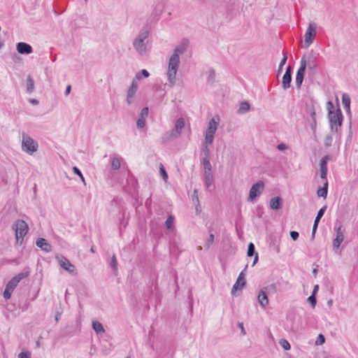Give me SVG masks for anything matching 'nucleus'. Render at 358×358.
Segmentation results:
<instances>
[{
    "instance_id": "nucleus-62",
    "label": "nucleus",
    "mask_w": 358,
    "mask_h": 358,
    "mask_svg": "<svg viewBox=\"0 0 358 358\" xmlns=\"http://www.w3.org/2000/svg\"><path fill=\"white\" fill-rule=\"evenodd\" d=\"M61 313L59 312H57V314L55 315V321L58 322L60 319Z\"/></svg>"
},
{
    "instance_id": "nucleus-44",
    "label": "nucleus",
    "mask_w": 358,
    "mask_h": 358,
    "mask_svg": "<svg viewBox=\"0 0 358 358\" xmlns=\"http://www.w3.org/2000/svg\"><path fill=\"white\" fill-rule=\"evenodd\" d=\"M215 71L214 69H210L209 70V73H208V81H210V82H214L215 80Z\"/></svg>"
},
{
    "instance_id": "nucleus-5",
    "label": "nucleus",
    "mask_w": 358,
    "mask_h": 358,
    "mask_svg": "<svg viewBox=\"0 0 358 358\" xmlns=\"http://www.w3.org/2000/svg\"><path fill=\"white\" fill-rule=\"evenodd\" d=\"M317 24L310 22L304 36V48H308L315 40L317 34Z\"/></svg>"
},
{
    "instance_id": "nucleus-42",
    "label": "nucleus",
    "mask_w": 358,
    "mask_h": 358,
    "mask_svg": "<svg viewBox=\"0 0 358 358\" xmlns=\"http://www.w3.org/2000/svg\"><path fill=\"white\" fill-rule=\"evenodd\" d=\"M280 344L282 347V348L285 350H288L290 349L291 346H290L289 343L284 338L280 339Z\"/></svg>"
},
{
    "instance_id": "nucleus-41",
    "label": "nucleus",
    "mask_w": 358,
    "mask_h": 358,
    "mask_svg": "<svg viewBox=\"0 0 358 358\" xmlns=\"http://www.w3.org/2000/svg\"><path fill=\"white\" fill-rule=\"evenodd\" d=\"M73 173H74L75 174L78 175V176L80 178V179H81L82 182H83V184L85 185H86V183H85V178H84V177H83V174H82L81 171H80V169H79L78 167H76V166H73Z\"/></svg>"
},
{
    "instance_id": "nucleus-39",
    "label": "nucleus",
    "mask_w": 358,
    "mask_h": 358,
    "mask_svg": "<svg viewBox=\"0 0 358 358\" xmlns=\"http://www.w3.org/2000/svg\"><path fill=\"white\" fill-rule=\"evenodd\" d=\"M159 173H160V175L162 177L163 180L165 182H166L168 180V174H167L166 171L162 164H160Z\"/></svg>"
},
{
    "instance_id": "nucleus-14",
    "label": "nucleus",
    "mask_w": 358,
    "mask_h": 358,
    "mask_svg": "<svg viewBox=\"0 0 358 358\" xmlns=\"http://www.w3.org/2000/svg\"><path fill=\"white\" fill-rule=\"evenodd\" d=\"M331 156L327 155L324 156L320 160V178L322 180H327V163L331 160Z\"/></svg>"
},
{
    "instance_id": "nucleus-16",
    "label": "nucleus",
    "mask_w": 358,
    "mask_h": 358,
    "mask_svg": "<svg viewBox=\"0 0 358 358\" xmlns=\"http://www.w3.org/2000/svg\"><path fill=\"white\" fill-rule=\"evenodd\" d=\"M327 206H324L317 212V214L315 219L313 227L312 236H311L312 239L315 238V232H316L317 227H318V224H319L321 218L324 215V214L327 210Z\"/></svg>"
},
{
    "instance_id": "nucleus-18",
    "label": "nucleus",
    "mask_w": 358,
    "mask_h": 358,
    "mask_svg": "<svg viewBox=\"0 0 358 358\" xmlns=\"http://www.w3.org/2000/svg\"><path fill=\"white\" fill-rule=\"evenodd\" d=\"M16 49L20 54L29 55L33 52L32 47L29 44L24 42L17 43Z\"/></svg>"
},
{
    "instance_id": "nucleus-6",
    "label": "nucleus",
    "mask_w": 358,
    "mask_h": 358,
    "mask_svg": "<svg viewBox=\"0 0 358 358\" xmlns=\"http://www.w3.org/2000/svg\"><path fill=\"white\" fill-rule=\"evenodd\" d=\"M185 127V120L182 117L178 118L175 122L174 128L169 132L166 134V138L167 140L178 137L181 135L182 130Z\"/></svg>"
},
{
    "instance_id": "nucleus-13",
    "label": "nucleus",
    "mask_w": 358,
    "mask_h": 358,
    "mask_svg": "<svg viewBox=\"0 0 358 358\" xmlns=\"http://www.w3.org/2000/svg\"><path fill=\"white\" fill-rule=\"evenodd\" d=\"M138 83L136 80H133L131 84V86L127 90V103L130 105L133 101L134 96L138 90Z\"/></svg>"
},
{
    "instance_id": "nucleus-17",
    "label": "nucleus",
    "mask_w": 358,
    "mask_h": 358,
    "mask_svg": "<svg viewBox=\"0 0 358 358\" xmlns=\"http://www.w3.org/2000/svg\"><path fill=\"white\" fill-rule=\"evenodd\" d=\"M17 285L18 284L15 282V280H13L12 278L8 281L3 293V296L6 300L10 299L11 294L17 286Z\"/></svg>"
},
{
    "instance_id": "nucleus-24",
    "label": "nucleus",
    "mask_w": 358,
    "mask_h": 358,
    "mask_svg": "<svg viewBox=\"0 0 358 358\" xmlns=\"http://www.w3.org/2000/svg\"><path fill=\"white\" fill-rule=\"evenodd\" d=\"M215 117H213L208 122V129H207L206 133L215 135V132H216V131L217 129V126H218V124H219L218 122L215 121Z\"/></svg>"
},
{
    "instance_id": "nucleus-8",
    "label": "nucleus",
    "mask_w": 358,
    "mask_h": 358,
    "mask_svg": "<svg viewBox=\"0 0 358 358\" xmlns=\"http://www.w3.org/2000/svg\"><path fill=\"white\" fill-rule=\"evenodd\" d=\"M148 34L149 33L148 31H143L138 34L134 41V47L141 55L144 54L146 51V45L144 43V41L148 38Z\"/></svg>"
},
{
    "instance_id": "nucleus-2",
    "label": "nucleus",
    "mask_w": 358,
    "mask_h": 358,
    "mask_svg": "<svg viewBox=\"0 0 358 358\" xmlns=\"http://www.w3.org/2000/svg\"><path fill=\"white\" fill-rule=\"evenodd\" d=\"M328 117L331 132L337 133L338 127L342 125L343 119L341 108L338 107L335 112L328 113Z\"/></svg>"
},
{
    "instance_id": "nucleus-27",
    "label": "nucleus",
    "mask_w": 358,
    "mask_h": 358,
    "mask_svg": "<svg viewBox=\"0 0 358 358\" xmlns=\"http://www.w3.org/2000/svg\"><path fill=\"white\" fill-rule=\"evenodd\" d=\"M342 102L345 109L348 113H350V97L347 94H343L342 96Z\"/></svg>"
},
{
    "instance_id": "nucleus-34",
    "label": "nucleus",
    "mask_w": 358,
    "mask_h": 358,
    "mask_svg": "<svg viewBox=\"0 0 358 358\" xmlns=\"http://www.w3.org/2000/svg\"><path fill=\"white\" fill-rule=\"evenodd\" d=\"M202 164L204 168V171H212V166L210 162V158L203 157L202 160Z\"/></svg>"
},
{
    "instance_id": "nucleus-37",
    "label": "nucleus",
    "mask_w": 358,
    "mask_h": 358,
    "mask_svg": "<svg viewBox=\"0 0 358 358\" xmlns=\"http://www.w3.org/2000/svg\"><path fill=\"white\" fill-rule=\"evenodd\" d=\"M111 168L113 170H117L120 168V161L117 157H113L111 160Z\"/></svg>"
},
{
    "instance_id": "nucleus-29",
    "label": "nucleus",
    "mask_w": 358,
    "mask_h": 358,
    "mask_svg": "<svg viewBox=\"0 0 358 358\" xmlns=\"http://www.w3.org/2000/svg\"><path fill=\"white\" fill-rule=\"evenodd\" d=\"M250 110V104L248 101H242L240 103V107L238 110V113L240 114H244Z\"/></svg>"
},
{
    "instance_id": "nucleus-22",
    "label": "nucleus",
    "mask_w": 358,
    "mask_h": 358,
    "mask_svg": "<svg viewBox=\"0 0 358 358\" xmlns=\"http://www.w3.org/2000/svg\"><path fill=\"white\" fill-rule=\"evenodd\" d=\"M283 200L280 196H275L270 200V207L271 209L278 210L281 208Z\"/></svg>"
},
{
    "instance_id": "nucleus-63",
    "label": "nucleus",
    "mask_w": 358,
    "mask_h": 358,
    "mask_svg": "<svg viewBox=\"0 0 358 358\" xmlns=\"http://www.w3.org/2000/svg\"><path fill=\"white\" fill-rule=\"evenodd\" d=\"M247 268H248V265H246L245 266L244 269L240 273L239 275H242V277H245V272L246 271Z\"/></svg>"
},
{
    "instance_id": "nucleus-21",
    "label": "nucleus",
    "mask_w": 358,
    "mask_h": 358,
    "mask_svg": "<svg viewBox=\"0 0 358 358\" xmlns=\"http://www.w3.org/2000/svg\"><path fill=\"white\" fill-rule=\"evenodd\" d=\"M148 115V108H143L140 113V116L136 122V126L138 128L141 129L145 126V117Z\"/></svg>"
},
{
    "instance_id": "nucleus-15",
    "label": "nucleus",
    "mask_w": 358,
    "mask_h": 358,
    "mask_svg": "<svg viewBox=\"0 0 358 358\" xmlns=\"http://www.w3.org/2000/svg\"><path fill=\"white\" fill-rule=\"evenodd\" d=\"M292 82V67L288 66L285 73L282 77V87L284 90H287L291 87Z\"/></svg>"
},
{
    "instance_id": "nucleus-43",
    "label": "nucleus",
    "mask_w": 358,
    "mask_h": 358,
    "mask_svg": "<svg viewBox=\"0 0 358 358\" xmlns=\"http://www.w3.org/2000/svg\"><path fill=\"white\" fill-rule=\"evenodd\" d=\"M308 301L310 303V306L312 308H315V305L317 303V299H316V296L315 295H313L311 294L308 298Z\"/></svg>"
},
{
    "instance_id": "nucleus-61",
    "label": "nucleus",
    "mask_w": 358,
    "mask_h": 358,
    "mask_svg": "<svg viewBox=\"0 0 358 358\" xmlns=\"http://www.w3.org/2000/svg\"><path fill=\"white\" fill-rule=\"evenodd\" d=\"M29 102L33 104V105H38V101L37 99H31L29 100Z\"/></svg>"
},
{
    "instance_id": "nucleus-19",
    "label": "nucleus",
    "mask_w": 358,
    "mask_h": 358,
    "mask_svg": "<svg viewBox=\"0 0 358 358\" xmlns=\"http://www.w3.org/2000/svg\"><path fill=\"white\" fill-rule=\"evenodd\" d=\"M36 245L42 250L47 252H51L52 250V245L43 238H38L36 240Z\"/></svg>"
},
{
    "instance_id": "nucleus-20",
    "label": "nucleus",
    "mask_w": 358,
    "mask_h": 358,
    "mask_svg": "<svg viewBox=\"0 0 358 358\" xmlns=\"http://www.w3.org/2000/svg\"><path fill=\"white\" fill-rule=\"evenodd\" d=\"M344 236L342 230V226L336 229V237L333 241V246L334 248H338L341 243L343 241Z\"/></svg>"
},
{
    "instance_id": "nucleus-45",
    "label": "nucleus",
    "mask_w": 358,
    "mask_h": 358,
    "mask_svg": "<svg viewBox=\"0 0 358 358\" xmlns=\"http://www.w3.org/2000/svg\"><path fill=\"white\" fill-rule=\"evenodd\" d=\"M236 282L241 284V288H243L246 285V280L245 277H242V275H239Z\"/></svg>"
},
{
    "instance_id": "nucleus-57",
    "label": "nucleus",
    "mask_w": 358,
    "mask_h": 358,
    "mask_svg": "<svg viewBox=\"0 0 358 358\" xmlns=\"http://www.w3.org/2000/svg\"><path fill=\"white\" fill-rule=\"evenodd\" d=\"M193 199H196V203H199V196H198V194H197V190L196 189H194V194H193Z\"/></svg>"
},
{
    "instance_id": "nucleus-12",
    "label": "nucleus",
    "mask_w": 358,
    "mask_h": 358,
    "mask_svg": "<svg viewBox=\"0 0 358 358\" xmlns=\"http://www.w3.org/2000/svg\"><path fill=\"white\" fill-rule=\"evenodd\" d=\"M57 259L59 262V264L62 268L65 269L66 271H68L71 274H75L76 273V267L74 265H73L69 260L63 257H57Z\"/></svg>"
},
{
    "instance_id": "nucleus-58",
    "label": "nucleus",
    "mask_w": 358,
    "mask_h": 358,
    "mask_svg": "<svg viewBox=\"0 0 358 358\" xmlns=\"http://www.w3.org/2000/svg\"><path fill=\"white\" fill-rule=\"evenodd\" d=\"M71 86L70 85H68L66 88L65 95L66 96L69 95L71 92Z\"/></svg>"
},
{
    "instance_id": "nucleus-9",
    "label": "nucleus",
    "mask_w": 358,
    "mask_h": 358,
    "mask_svg": "<svg viewBox=\"0 0 358 358\" xmlns=\"http://www.w3.org/2000/svg\"><path fill=\"white\" fill-rule=\"evenodd\" d=\"M306 113L310 115L307 119L308 122L313 133H315L317 127L316 113L313 103L306 105Z\"/></svg>"
},
{
    "instance_id": "nucleus-4",
    "label": "nucleus",
    "mask_w": 358,
    "mask_h": 358,
    "mask_svg": "<svg viewBox=\"0 0 358 358\" xmlns=\"http://www.w3.org/2000/svg\"><path fill=\"white\" fill-rule=\"evenodd\" d=\"M14 227L16 234L17 243L21 245L22 243L24 237L28 232V225L25 221L22 220H17L14 224Z\"/></svg>"
},
{
    "instance_id": "nucleus-59",
    "label": "nucleus",
    "mask_w": 358,
    "mask_h": 358,
    "mask_svg": "<svg viewBox=\"0 0 358 358\" xmlns=\"http://www.w3.org/2000/svg\"><path fill=\"white\" fill-rule=\"evenodd\" d=\"M318 289H319V285H315L314 287H313V290L312 294L313 295H316Z\"/></svg>"
},
{
    "instance_id": "nucleus-48",
    "label": "nucleus",
    "mask_w": 358,
    "mask_h": 358,
    "mask_svg": "<svg viewBox=\"0 0 358 358\" xmlns=\"http://www.w3.org/2000/svg\"><path fill=\"white\" fill-rule=\"evenodd\" d=\"M31 352L29 351H22L19 355L17 358H30Z\"/></svg>"
},
{
    "instance_id": "nucleus-56",
    "label": "nucleus",
    "mask_w": 358,
    "mask_h": 358,
    "mask_svg": "<svg viewBox=\"0 0 358 358\" xmlns=\"http://www.w3.org/2000/svg\"><path fill=\"white\" fill-rule=\"evenodd\" d=\"M238 327L241 329V334L243 335H245V330L244 327H243V322H239L238 324Z\"/></svg>"
},
{
    "instance_id": "nucleus-30",
    "label": "nucleus",
    "mask_w": 358,
    "mask_h": 358,
    "mask_svg": "<svg viewBox=\"0 0 358 358\" xmlns=\"http://www.w3.org/2000/svg\"><path fill=\"white\" fill-rule=\"evenodd\" d=\"M34 90V82L33 78L29 76L27 78V92L29 94L32 93Z\"/></svg>"
},
{
    "instance_id": "nucleus-11",
    "label": "nucleus",
    "mask_w": 358,
    "mask_h": 358,
    "mask_svg": "<svg viewBox=\"0 0 358 358\" xmlns=\"http://www.w3.org/2000/svg\"><path fill=\"white\" fill-rule=\"evenodd\" d=\"M306 65L312 75L316 73V67L317 66V55L311 51L307 57H306Z\"/></svg>"
},
{
    "instance_id": "nucleus-7",
    "label": "nucleus",
    "mask_w": 358,
    "mask_h": 358,
    "mask_svg": "<svg viewBox=\"0 0 358 358\" xmlns=\"http://www.w3.org/2000/svg\"><path fill=\"white\" fill-rule=\"evenodd\" d=\"M264 183L262 180H259L255 184L252 185L249 192V196L247 199L248 202H253L257 197H258L264 191Z\"/></svg>"
},
{
    "instance_id": "nucleus-51",
    "label": "nucleus",
    "mask_w": 358,
    "mask_h": 358,
    "mask_svg": "<svg viewBox=\"0 0 358 358\" xmlns=\"http://www.w3.org/2000/svg\"><path fill=\"white\" fill-rule=\"evenodd\" d=\"M299 234L297 231H290V236L293 241H296L299 238Z\"/></svg>"
},
{
    "instance_id": "nucleus-64",
    "label": "nucleus",
    "mask_w": 358,
    "mask_h": 358,
    "mask_svg": "<svg viewBox=\"0 0 358 358\" xmlns=\"http://www.w3.org/2000/svg\"><path fill=\"white\" fill-rule=\"evenodd\" d=\"M196 210L197 213H199L201 211V209L199 208V203H197V206L196 207Z\"/></svg>"
},
{
    "instance_id": "nucleus-23",
    "label": "nucleus",
    "mask_w": 358,
    "mask_h": 358,
    "mask_svg": "<svg viewBox=\"0 0 358 358\" xmlns=\"http://www.w3.org/2000/svg\"><path fill=\"white\" fill-rule=\"evenodd\" d=\"M258 301L259 304L265 308L268 304V299L266 291L261 289L258 294Z\"/></svg>"
},
{
    "instance_id": "nucleus-38",
    "label": "nucleus",
    "mask_w": 358,
    "mask_h": 358,
    "mask_svg": "<svg viewBox=\"0 0 358 358\" xmlns=\"http://www.w3.org/2000/svg\"><path fill=\"white\" fill-rule=\"evenodd\" d=\"M214 136H215L214 134L206 133L204 144L208 145H211L213 142Z\"/></svg>"
},
{
    "instance_id": "nucleus-28",
    "label": "nucleus",
    "mask_w": 358,
    "mask_h": 358,
    "mask_svg": "<svg viewBox=\"0 0 358 358\" xmlns=\"http://www.w3.org/2000/svg\"><path fill=\"white\" fill-rule=\"evenodd\" d=\"M92 327L96 334H103L105 332V329L102 324L98 321L93 322Z\"/></svg>"
},
{
    "instance_id": "nucleus-36",
    "label": "nucleus",
    "mask_w": 358,
    "mask_h": 358,
    "mask_svg": "<svg viewBox=\"0 0 358 358\" xmlns=\"http://www.w3.org/2000/svg\"><path fill=\"white\" fill-rule=\"evenodd\" d=\"M255 245L252 243H250L248 246L247 255L248 257H252L256 255Z\"/></svg>"
},
{
    "instance_id": "nucleus-35",
    "label": "nucleus",
    "mask_w": 358,
    "mask_h": 358,
    "mask_svg": "<svg viewBox=\"0 0 358 358\" xmlns=\"http://www.w3.org/2000/svg\"><path fill=\"white\" fill-rule=\"evenodd\" d=\"M214 238H215L214 234H212L211 230H210V234H209L208 238L206 240V242L205 243V248L206 249L210 248V246L213 245V243L214 242Z\"/></svg>"
},
{
    "instance_id": "nucleus-1",
    "label": "nucleus",
    "mask_w": 358,
    "mask_h": 358,
    "mask_svg": "<svg viewBox=\"0 0 358 358\" xmlns=\"http://www.w3.org/2000/svg\"><path fill=\"white\" fill-rule=\"evenodd\" d=\"M189 45V41L183 38L180 44L174 49V53L171 56L169 61L167 76L171 86L174 85L176 81V73L180 64V54H183Z\"/></svg>"
},
{
    "instance_id": "nucleus-53",
    "label": "nucleus",
    "mask_w": 358,
    "mask_h": 358,
    "mask_svg": "<svg viewBox=\"0 0 358 358\" xmlns=\"http://www.w3.org/2000/svg\"><path fill=\"white\" fill-rule=\"evenodd\" d=\"M282 54H283V57L281 59L280 63L279 64L281 66H283L285 64V63H286V62L287 60V54L286 52H282Z\"/></svg>"
},
{
    "instance_id": "nucleus-54",
    "label": "nucleus",
    "mask_w": 358,
    "mask_h": 358,
    "mask_svg": "<svg viewBox=\"0 0 358 358\" xmlns=\"http://www.w3.org/2000/svg\"><path fill=\"white\" fill-rule=\"evenodd\" d=\"M203 153H204V157L210 158V151H209L208 145L204 144Z\"/></svg>"
},
{
    "instance_id": "nucleus-60",
    "label": "nucleus",
    "mask_w": 358,
    "mask_h": 358,
    "mask_svg": "<svg viewBox=\"0 0 358 358\" xmlns=\"http://www.w3.org/2000/svg\"><path fill=\"white\" fill-rule=\"evenodd\" d=\"M258 259H259L258 253H256V255H255V259H254V261L252 263V266H255L257 263Z\"/></svg>"
},
{
    "instance_id": "nucleus-26",
    "label": "nucleus",
    "mask_w": 358,
    "mask_h": 358,
    "mask_svg": "<svg viewBox=\"0 0 358 358\" xmlns=\"http://www.w3.org/2000/svg\"><path fill=\"white\" fill-rule=\"evenodd\" d=\"M328 193V182L326 181L322 187H320L317 191V194L320 197L327 198Z\"/></svg>"
},
{
    "instance_id": "nucleus-32",
    "label": "nucleus",
    "mask_w": 358,
    "mask_h": 358,
    "mask_svg": "<svg viewBox=\"0 0 358 358\" xmlns=\"http://www.w3.org/2000/svg\"><path fill=\"white\" fill-rule=\"evenodd\" d=\"M264 289L268 292V294H276L278 292L277 285L275 283H272L268 285Z\"/></svg>"
},
{
    "instance_id": "nucleus-50",
    "label": "nucleus",
    "mask_w": 358,
    "mask_h": 358,
    "mask_svg": "<svg viewBox=\"0 0 358 358\" xmlns=\"http://www.w3.org/2000/svg\"><path fill=\"white\" fill-rule=\"evenodd\" d=\"M243 288H241V284L238 283V282H236L232 287L231 294H234L235 292H236L237 290H241Z\"/></svg>"
},
{
    "instance_id": "nucleus-49",
    "label": "nucleus",
    "mask_w": 358,
    "mask_h": 358,
    "mask_svg": "<svg viewBox=\"0 0 358 358\" xmlns=\"http://www.w3.org/2000/svg\"><path fill=\"white\" fill-rule=\"evenodd\" d=\"M110 266L114 270L117 269V262L115 255L112 257Z\"/></svg>"
},
{
    "instance_id": "nucleus-33",
    "label": "nucleus",
    "mask_w": 358,
    "mask_h": 358,
    "mask_svg": "<svg viewBox=\"0 0 358 358\" xmlns=\"http://www.w3.org/2000/svg\"><path fill=\"white\" fill-rule=\"evenodd\" d=\"M149 76H150L149 72L145 69H143L141 71V72L136 73L134 80H136L137 81V80H141L142 78V77L148 78Z\"/></svg>"
},
{
    "instance_id": "nucleus-25",
    "label": "nucleus",
    "mask_w": 358,
    "mask_h": 358,
    "mask_svg": "<svg viewBox=\"0 0 358 358\" xmlns=\"http://www.w3.org/2000/svg\"><path fill=\"white\" fill-rule=\"evenodd\" d=\"M204 183L207 189H208L213 184V176L212 171H204Z\"/></svg>"
},
{
    "instance_id": "nucleus-40",
    "label": "nucleus",
    "mask_w": 358,
    "mask_h": 358,
    "mask_svg": "<svg viewBox=\"0 0 358 358\" xmlns=\"http://www.w3.org/2000/svg\"><path fill=\"white\" fill-rule=\"evenodd\" d=\"M174 221V217L172 215H169L165 222L166 227L168 229H171Z\"/></svg>"
},
{
    "instance_id": "nucleus-52",
    "label": "nucleus",
    "mask_w": 358,
    "mask_h": 358,
    "mask_svg": "<svg viewBox=\"0 0 358 358\" xmlns=\"http://www.w3.org/2000/svg\"><path fill=\"white\" fill-rule=\"evenodd\" d=\"M327 108H328V113H330V111L331 112H335L336 111L334 110V106L333 103L331 101H329L327 102Z\"/></svg>"
},
{
    "instance_id": "nucleus-47",
    "label": "nucleus",
    "mask_w": 358,
    "mask_h": 358,
    "mask_svg": "<svg viewBox=\"0 0 358 358\" xmlns=\"http://www.w3.org/2000/svg\"><path fill=\"white\" fill-rule=\"evenodd\" d=\"M332 136L330 135H328L325 137L324 139V146L325 147H330L332 144Z\"/></svg>"
},
{
    "instance_id": "nucleus-31",
    "label": "nucleus",
    "mask_w": 358,
    "mask_h": 358,
    "mask_svg": "<svg viewBox=\"0 0 358 358\" xmlns=\"http://www.w3.org/2000/svg\"><path fill=\"white\" fill-rule=\"evenodd\" d=\"M29 275V271L22 272L15 275L13 278H12V279L13 280H15V282L18 284L20 282V280L28 277Z\"/></svg>"
},
{
    "instance_id": "nucleus-55",
    "label": "nucleus",
    "mask_w": 358,
    "mask_h": 358,
    "mask_svg": "<svg viewBox=\"0 0 358 358\" xmlns=\"http://www.w3.org/2000/svg\"><path fill=\"white\" fill-rule=\"evenodd\" d=\"M287 148H288V146L286 144L283 143H280V144H278L277 145V149L279 150H286Z\"/></svg>"
},
{
    "instance_id": "nucleus-3",
    "label": "nucleus",
    "mask_w": 358,
    "mask_h": 358,
    "mask_svg": "<svg viewBox=\"0 0 358 358\" xmlns=\"http://www.w3.org/2000/svg\"><path fill=\"white\" fill-rule=\"evenodd\" d=\"M22 148L23 151L32 155L38 149V143L31 136L22 132Z\"/></svg>"
},
{
    "instance_id": "nucleus-46",
    "label": "nucleus",
    "mask_w": 358,
    "mask_h": 358,
    "mask_svg": "<svg viewBox=\"0 0 358 358\" xmlns=\"http://www.w3.org/2000/svg\"><path fill=\"white\" fill-rule=\"evenodd\" d=\"M325 342V337L322 334H319L317 340L315 341V344L317 345H322Z\"/></svg>"
},
{
    "instance_id": "nucleus-10",
    "label": "nucleus",
    "mask_w": 358,
    "mask_h": 358,
    "mask_svg": "<svg viewBox=\"0 0 358 358\" xmlns=\"http://www.w3.org/2000/svg\"><path fill=\"white\" fill-rule=\"evenodd\" d=\"M306 70V55H304L300 62V67L297 71L296 76V85L298 89H300L303 81L305 72Z\"/></svg>"
}]
</instances>
